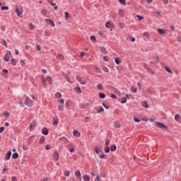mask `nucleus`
<instances>
[{"label": "nucleus", "instance_id": "1", "mask_svg": "<svg viewBox=\"0 0 181 181\" xmlns=\"http://www.w3.org/2000/svg\"><path fill=\"white\" fill-rule=\"evenodd\" d=\"M76 80L82 86H86V84H87V79L85 77H81V76H76Z\"/></svg>", "mask_w": 181, "mask_h": 181}, {"label": "nucleus", "instance_id": "2", "mask_svg": "<svg viewBox=\"0 0 181 181\" xmlns=\"http://www.w3.org/2000/svg\"><path fill=\"white\" fill-rule=\"evenodd\" d=\"M11 57H12V52H11V51H8L4 55V59L5 62H9V59H11Z\"/></svg>", "mask_w": 181, "mask_h": 181}, {"label": "nucleus", "instance_id": "3", "mask_svg": "<svg viewBox=\"0 0 181 181\" xmlns=\"http://www.w3.org/2000/svg\"><path fill=\"white\" fill-rule=\"evenodd\" d=\"M159 128H160L162 131H169V128H168V126L162 122H159Z\"/></svg>", "mask_w": 181, "mask_h": 181}, {"label": "nucleus", "instance_id": "4", "mask_svg": "<svg viewBox=\"0 0 181 181\" xmlns=\"http://www.w3.org/2000/svg\"><path fill=\"white\" fill-rule=\"evenodd\" d=\"M24 104L25 105H28V107H32V100H30L29 97H25Z\"/></svg>", "mask_w": 181, "mask_h": 181}, {"label": "nucleus", "instance_id": "5", "mask_svg": "<svg viewBox=\"0 0 181 181\" xmlns=\"http://www.w3.org/2000/svg\"><path fill=\"white\" fill-rule=\"evenodd\" d=\"M16 13H17L18 16H21L22 13H23V9L22 8H16Z\"/></svg>", "mask_w": 181, "mask_h": 181}, {"label": "nucleus", "instance_id": "6", "mask_svg": "<svg viewBox=\"0 0 181 181\" xmlns=\"http://www.w3.org/2000/svg\"><path fill=\"white\" fill-rule=\"evenodd\" d=\"M11 155L12 152L11 151H8L5 156L4 160H9V159H11Z\"/></svg>", "mask_w": 181, "mask_h": 181}, {"label": "nucleus", "instance_id": "7", "mask_svg": "<svg viewBox=\"0 0 181 181\" xmlns=\"http://www.w3.org/2000/svg\"><path fill=\"white\" fill-rule=\"evenodd\" d=\"M45 22L49 23V25H51L52 28H54V26H56V25L54 24V21H53V20L52 19L46 18Z\"/></svg>", "mask_w": 181, "mask_h": 181}, {"label": "nucleus", "instance_id": "8", "mask_svg": "<svg viewBox=\"0 0 181 181\" xmlns=\"http://www.w3.org/2000/svg\"><path fill=\"white\" fill-rule=\"evenodd\" d=\"M59 158H60V155L57 151H55L53 156L54 160H59Z\"/></svg>", "mask_w": 181, "mask_h": 181}, {"label": "nucleus", "instance_id": "9", "mask_svg": "<svg viewBox=\"0 0 181 181\" xmlns=\"http://www.w3.org/2000/svg\"><path fill=\"white\" fill-rule=\"evenodd\" d=\"M73 135H74V136H76L77 138H80V136H81V134H80V132H78L77 130H74L73 132Z\"/></svg>", "mask_w": 181, "mask_h": 181}, {"label": "nucleus", "instance_id": "10", "mask_svg": "<svg viewBox=\"0 0 181 181\" xmlns=\"http://www.w3.org/2000/svg\"><path fill=\"white\" fill-rule=\"evenodd\" d=\"M75 176L77 177V179H81V173L80 170L75 171Z\"/></svg>", "mask_w": 181, "mask_h": 181}, {"label": "nucleus", "instance_id": "11", "mask_svg": "<svg viewBox=\"0 0 181 181\" xmlns=\"http://www.w3.org/2000/svg\"><path fill=\"white\" fill-rule=\"evenodd\" d=\"M59 141H64V144H69V139L65 136H62L59 139Z\"/></svg>", "mask_w": 181, "mask_h": 181}, {"label": "nucleus", "instance_id": "12", "mask_svg": "<svg viewBox=\"0 0 181 181\" xmlns=\"http://www.w3.org/2000/svg\"><path fill=\"white\" fill-rule=\"evenodd\" d=\"M74 90L76 91V93H77L78 94H81V88H80V86H76L74 88Z\"/></svg>", "mask_w": 181, "mask_h": 181}, {"label": "nucleus", "instance_id": "13", "mask_svg": "<svg viewBox=\"0 0 181 181\" xmlns=\"http://www.w3.org/2000/svg\"><path fill=\"white\" fill-rule=\"evenodd\" d=\"M167 30L159 28V35H165Z\"/></svg>", "mask_w": 181, "mask_h": 181}, {"label": "nucleus", "instance_id": "14", "mask_svg": "<svg viewBox=\"0 0 181 181\" xmlns=\"http://www.w3.org/2000/svg\"><path fill=\"white\" fill-rule=\"evenodd\" d=\"M111 152H115L117 151V146L115 144H113L110 147Z\"/></svg>", "mask_w": 181, "mask_h": 181}, {"label": "nucleus", "instance_id": "15", "mask_svg": "<svg viewBox=\"0 0 181 181\" xmlns=\"http://www.w3.org/2000/svg\"><path fill=\"white\" fill-rule=\"evenodd\" d=\"M119 15L122 18H124V16H125V13H124V10L119 9Z\"/></svg>", "mask_w": 181, "mask_h": 181}, {"label": "nucleus", "instance_id": "16", "mask_svg": "<svg viewBox=\"0 0 181 181\" xmlns=\"http://www.w3.org/2000/svg\"><path fill=\"white\" fill-rule=\"evenodd\" d=\"M57 59H58L59 60L63 61L64 60V57L63 56V54H57Z\"/></svg>", "mask_w": 181, "mask_h": 181}, {"label": "nucleus", "instance_id": "17", "mask_svg": "<svg viewBox=\"0 0 181 181\" xmlns=\"http://www.w3.org/2000/svg\"><path fill=\"white\" fill-rule=\"evenodd\" d=\"M164 69L170 74H172L173 73L172 70H170V68H169V66H164Z\"/></svg>", "mask_w": 181, "mask_h": 181}, {"label": "nucleus", "instance_id": "18", "mask_svg": "<svg viewBox=\"0 0 181 181\" xmlns=\"http://www.w3.org/2000/svg\"><path fill=\"white\" fill-rule=\"evenodd\" d=\"M144 68L146 69L147 71L150 73V74H153V71H152L151 69L148 68V65H144Z\"/></svg>", "mask_w": 181, "mask_h": 181}, {"label": "nucleus", "instance_id": "19", "mask_svg": "<svg viewBox=\"0 0 181 181\" xmlns=\"http://www.w3.org/2000/svg\"><path fill=\"white\" fill-rule=\"evenodd\" d=\"M42 80V86H44V87H47V83H46V79H45L43 77L41 78Z\"/></svg>", "mask_w": 181, "mask_h": 181}, {"label": "nucleus", "instance_id": "20", "mask_svg": "<svg viewBox=\"0 0 181 181\" xmlns=\"http://www.w3.org/2000/svg\"><path fill=\"white\" fill-rule=\"evenodd\" d=\"M42 134L43 135H49V130H47V129H44L42 131Z\"/></svg>", "mask_w": 181, "mask_h": 181}, {"label": "nucleus", "instance_id": "21", "mask_svg": "<svg viewBox=\"0 0 181 181\" xmlns=\"http://www.w3.org/2000/svg\"><path fill=\"white\" fill-rule=\"evenodd\" d=\"M113 126L115 127V128H121V124H119V123L115 122L113 123Z\"/></svg>", "mask_w": 181, "mask_h": 181}, {"label": "nucleus", "instance_id": "22", "mask_svg": "<svg viewBox=\"0 0 181 181\" xmlns=\"http://www.w3.org/2000/svg\"><path fill=\"white\" fill-rule=\"evenodd\" d=\"M47 81H48V83H49V84H53V79H52V77H50V76L47 77Z\"/></svg>", "mask_w": 181, "mask_h": 181}, {"label": "nucleus", "instance_id": "23", "mask_svg": "<svg viewBox=\"0 0 181 181\" xmlns=\"http://www.w3.org/2000/svg\"><path fill=\"white\" fill-rule=\"evenodd\" d=\"M115 62L116 64H119V63H121V59H119V57H115Z\"/></svg>", "mask_w": 181, "mask_h": 181}, {"label": "nucleus", "instance_id": "24", "mask_svg": "<svg viewBox=\"0 0 181 181\" xmlns=\"http://www.w3.org/2000/svg\"><path fill=\"white\" fill-rule=\"evenodd\" d=\"M131 91H132V93H136V91H138V89L135 86H132Z\"/></svg>", "mask_w": 181, "mask_h": 181}, {"label": "nucleus", "instance_id": "25", "mask_svg": "<svg viewBox=\"0 0 181 181\" xmlns=\"http://www.w3.org/2000/svg\"><path fill=\"white\" fill-rule=\"evenodd\" d=\"M35 127H36V123L33 122L30 124V129H34Z\"/></svg>", "mask_w": 181, "mask_h": 181}, {"label": "nucleus", "instance_id": "26", "mask_svg": "<svg viewBox=\"0 0 181 181\" xmlns=\"http://www.w3.org/2000/svg\"><path fill=\"white\" fill-rule=\"evenodd\" d=\"M41 13L42 15H43L44 16H46L47 13V10L46 9H42L41 10Z\"/></svg>", "mask_w": 181, "mask_h": 181}, {"label": "nucleus", "instance_id": "27", "mask_svg": "<svg viewBox=\"0 0 181 181\" xmlns=\"http://www.w3.org/2000/svg\"><path fill=\"white\" fill-rule=\"evenodd\" d=\"M70 100H66V107L68 108V110H70Z\"/></svg>", "mask_w": 181, "mask_h": 181}, {"label": "nucleus", "instance_id": "28", "mask_svg": "<svg viewBox=\"0 0 181 181\" xmlns=\"http://www.w3.org/2000/svg\"><path fill=\"white\" fill-rule=\"evenodd\" d=\"M179 118H180V115L176 114L175 115V121H177V122H179Z\"/></svg>", "mask_w": 181, "mask_h": 181}, {"label": "nucleus", "instance_id": "29", "mask_svg": "<svg viewBox=\"0 0 181 181\" xmlns=\"http://www.w3.org/2000/svg\"><path fill=\"white\" fill-rule=\"evenodd\" d=\"M11 64L13 66H16V59H11Z\"/></svg>", "mask_w": 181, "mask_h": 181}, {"label": "nucleus", "instance_id": "30", "mask_svg": "<svg viewBox=\"0 0 181 181\" xmlns=\"http://www.w3.org/2000/svg\"><path fill=\"white\" fill-rule=\"evenodd\" d=\"M110 146H106V147H105V153H110Z\"/></svg>", "mask_w": 181, "mask_h": 181}, {"label": "nucleus", "instance_id": "31", "mask_svg": "<svg viewBox=\"0 0 181 181\" xmlns=\"http://www.w3.org/2000/svg\"><path fill=\"white\" fill-rule=\"evenodd\" d=\"M119 4H121V5H124L125 6V5H127V1L125 0H118Z\"/></svg>", "mask_w": 181, "mask_h": 181}, {"label": "nucleus", "instance_id": "32", "mask_svg": "<svg viewBox=\"0 0 181 181\" xmlns=\"http://www.w3.org/2000/svg\"><path fill=\"white\" fill-rule=\"evenodd\" d=\"M101 112H104V108H103V107H100V108L97 110L98 114H101Z\"/></svg>", "mask_w": 181, "mask_h": 181}, {"label": "nucleus", "instance_id": "33", "mask_svg": "<svg viewBox=\"0 0 181 181\" xmlns=\"http://www.w3.org/2000/svg\"><path fill=\"white\" fill-rule=\"evenodd\" d=\"M18 156H19V154H18V153H14L12 155L13 159H16V158H18Z\"/></svg>", "mask_w": 181, "mask_h": 181}, {"label": "nucleus", "instance_id": "34", "mask_svg": "<svg viewBox=\"0 0 181 181\" xmlns=\"http://www.w3.org/2000/svg\"><path fill=\"white\" fill-rule=\"evenodd\" d=\"M45 136H41L40 139V144H45Z\"/></svg>", "mask_w": 181, "mask_h": 181}, {"label": "nucleus", "instance_id": "35", "mask_svg": "<svg viewBox=\"0 0 181 181\" xmlns=\"http://www.w3.org/2000/svg\"><path fill=\"white\" fill-rule=\"evenodd\" d=\"M105 28H111V23H110V21L106 22Z\"/></svg>", "mask_w": 181, "mask_h": 181}, {"label": "nucleus", "instance_id": "36", "mask_svg": "<svg viewBox=\"0 0 181 181\" xmlns=\"http://www.w3.org/2000/svg\"><path fill=\"white\" fill-rule=\"evenodd\" d=\"M4 115H5V117H6L7 118L11 117V114L7 111L4 112Z\"/></svg>", "mask_w": 181, "mask_h": 181}, {"label": "nucleus", "instance_id": "37", "mask_svg": "<svg viewBox=\"0 0 181 181\" xmlns=\"http://www.w3.org/2000/svg\"><path fill=\"white\" fill-rule=\"evenodd\" d=\"M55 97H57V98H62V93H57L55 94Z\"/></svg>", "mask_w": 181, "mask_h": 181}, {"label": "nucleus", "instance_id": "38", "mask_svg": "<svg viewBox=\"0 0 181 181\" xmlns=\"http://www.w3.org/2000/svg\"><path fill=\"white\" fill-rule=\"evenodd\" d=\"M83 180H85V181H90V177L88 175H85L83 177Z\"/></svg>", "mask_w": 181, "mask_h": 181}, {"label": "nucleus", "instance_id": "39", "mask_svg": "<svg viewBox=\"0 0 181 181\" xmlns=\"http://www.w3.org/2000/svg\"><path fill=\"white\" fill-rule=\"evenodd\" d=\"M127 103V98H122V101L120 102L121 104H125Z\"/></svg>", "mask_w": 181, "mask_h": 181}, {"label": "nucleus", "instance_id": "40", "mask_svg": "<svg viewBox=\"0 0 181 181\" xmlns=\"http://www.w3.org/2000/svg\"><path fill=\"white\" fill-rule=\"evenodd\" d=\"M64 176H66V177L70 176V171L69 170L64 171Z\"/></svg>", "mask_w": 181, "mask_h": 181}, {"label": "nucleus", "instance_id": "41", "mask_svg": "<svg viewBox=\"0 0 181 181\" xmlns=\"http://www.w3.org/2000/svg\"><path fill=\"white\" fill-rule=\"evenodd\" d=\"M95 153H99L101 152V149L98 148V147H95Z\"/></svg>", "mask_w": 181, "mask_h": 181}, {"label": "nucleus", "instance_id": "42", "mask_svg": "<svg viewBox=\"0 0 181 181\" xmlns=\"http://www.w3.org/2000/svg\"><path fill=\"white\" fill-rule=\"evenodd\" d=\"M142 106L144 107V108H148V103L146 102H143L142 103Z\"/></svg>", "mask_w": 181, "mask_h": 181}, {"label": "nucleus", "instance_id": "43", "mask_svg": "<svg viewBox=\"0 0 181 181\" xmlns=\"http://www.w3.org/2000/svg\"><path fill=\"white\" fill-rule=\"evenodd\" d=\"M98 90H103V85L101 83H99L97 85Z\"/></svg>", "mask_w": 181, "mask_h": 181}, {"label": "nucleus", "instance_id": "44", "mask_svg": "<svg viewBox=\"0 0 181 181\" xmlns=\"http://www.w3.org/2000/svg\"><path fill=\"white\" fill-rule=\"evenodd\" d=\"M69 18H70V16L69 15V12L66 11L65 12V19H66V21H67V19H69Z\"/></svg>", "mask_w": 181, "mask_h": 181}, {"label": "nucleus", "instance_id": "45", "mask_svg": "<svg viewBox=\"0 0 181 181\" xmlns=\"http://www.w3.org/2000/svg\"><path fill=\"white\" fill-rule=\"evenodd\" d=\"M100 98H105V95L103 93H99Z\"/></svg>", "mask_w": 181, "mask_h": 181}, {"label": "nucleus", "instance_id": "46", "mask_svg": "<svg viewBox=\"0 0 181 181\" xmlns=\"http://www.w3.org/2000/svg\"><path fill=\"white\" fill-rule=\"evenodd\" d=\"M103 71H105V73H110V69H108L107 67H104L103 69Z\"/></svg>", "mask_w": 181, "mask_h": 181}, {"label": "nucleus", "instance_id": "47", "mask_svg": "<svg viewBox=\"0 0 181 181\" xmlns=\"http://www.w3.org/2000/svg\"><path fill=\"white\" fill-rule=\"evenodd\" d=\"M33 29H35V25H33V24H30L29 30H33Z\"/></svg>", "mask_w": 181, "mask_h": 181}, {"label": "nucleus", "instance_id": "48", "mask_svg": "<svg viewBox=\"0 0 181 181\" xmlns=\"http://www.w3.org/2000/svg\"><path fill=\"white\" fill-rule=\"evenodd\" d=\"M143 36H144L145 37H149V33L148 32L144 33Z\"/></svg>", "mask_w": 181, "mask_h": 181}, {"label": "nucleus", "instance_id": "49", "mask_svg": "<svg viewBox=\"0 0 181 181\" xmlns=\"http://www.w3.org/2000/svg\"><path fill=\"white\" fill-rule=\"evenodd\" d=\"M90 40L92 42H95V40H96L95 36H94V35L90 36Z\"/></svg>", "mask_w": 181, "mask_h": 181}, {"label": "nucleus", "instance_id": "50", "mask_svg": "<svg viewBox=\"0 0 181 181\" xmlns=\"http://www.w3.org/2000/svg\"><path fill=\"white\" fill-rule=\"evenodd\" d=\"M101 177H103V179H105L107 175L105 173H100Z\"/></svg>", "mask_w": 181, "mask_h": 181}, {"label": "nucleus", "instance_id": "51", "mask_svg": "<svg viewBox=\"0 0 181 181\" xmlns=\"http://www.w3.org/2000/svg\"><path fill=\"white\" fill-rule=\"evenodd\" d=\"M95 181H101V177H100V175H98L96 176Z\"/></svg>", "mask_w": 181, "mask_h": 181}, {"label": "nucleus", "instance_id": "52", "mask_svg": "<svg viewBox=\"0 0 181 181\" xmlns=\"http://www.w3.org/2000/svg\"><path fill=\"white\" fill-rule=\"evenodd\" d=\"M8 170H9V168H8V166H5L4 168H3V172H8Z\"/></svg>", "mask_w": 181, "mask_h": 181}, {"label": "nucleus", "instance_id": "53", "mask_svg": "<svg viewBox=\"0 0 181 181\" xmlns=\"http://www.w3.org/2000/svg\"><path fill=\"white\" fill-rule=\"evenodd\" d=\"M9 8L8 6H2L1 7V11H8Z\"/></svg>", "mask_w": 181, "mask_h": 181}, {"label": "nucleus", "instance_id": "54", "mask_svg": "<svg viewBox=\"0 0 181 181\" xmlns=\"http://www.w3.org/2000/svg\"><path fill=\"white\" fill-rule=\"evenodd\" d=\"M58 111H63V106L62 105H58Z\"/></svg>", "mask_w": 181, "mask_h": 181}, {"label": "nucleus", "instance_id": "55", "mask_svg": "<svg viewBox=\"0 0 181 181\" xmlns=\"http://www.w3.org/2000/svg\"><path fill=\"white\" fill-rule=\"evenodd\" d=\"M58 102H59L60 104L64 105V99H59V100H58Z\"/></svg>", "mask_w": 181, "mask_h": 181}, {"label": "nucleus", "instance_id": "56", "mask_svg": "<svg viewBox=\"0 0 181 181\" xmlns=\"http://www.w3.org/2000/svg\"><path fill=\"white\" fill-rule=\"evenodd\" d=\"M136 18H138L139 21H142V19H144V16H141L139 15H137Z\"/></svg>", "mask_w": 181, "mask_h": 181}, {"label": "nucleus", "instance_id": "57", "mask_svg": "<svg viewBox=\"0 0 181 181\" xmlns=\"http://www.w3.org/2000/svg\"><path fill=\"white\" fill-rule=\"evenodd\" d=\"M109 144H110V140H108V139H106L105 146H108Z\"/></svg>", "mask_w": 181, "mask_h": 181}, {"label": "nucleus", "instance_id": "58", "mask_svg": "<svg viewBox=\"0 0 181 181\" xmlns=\"http://www.w3.org/2000/svg\"><path fill=\"white\" fill-rule=\"evenodd\" d=\"M134 121L135 122H141V119H138V118H136V117H134Z\"/></svg>", "mask_w": 181, "mask_h": 181}, {"label": "nucleus", "instance_id": "59", "mask_svg": "<svg viewBox=\"0 0 181 181\" xmlns=\"http://www.w3.org/2000/svg\"><path fill=\"white\" fill-rule=\"evenodd\" d=\"M3 45H4V46H5L6 47H8V44L6 43V40H3Z\"/></svg>", "mask_w": 181, "mask_h": 181}, {"label": "nucleus", "instance_id": "60", "mask_svg": "<svg viewBox=\"0 0 181 181\" xmlns=\"http://www.w3.org/2000/svg\"><path fill=\"white\" fill-rule=\"evenodd\" d=\"M4 131H5V127H0V134H2Z\"/></svg>", "mask_w": 181, "mask_h": 181}, {"label": "nucleus", "instance_id": "61", "mask_svg": "<svg viewBox=\"0 0 181 181\" xmlns=\"http://www.w3.org/2000/svg\"><path fill=\"white\" fill-rule=\"evenodd\" d=\"M119 26L120 29H124V24L123 23H119Z\"/></svg>", "mask_w": 181, "mask_h": 181}, {"label": "nucleus", "instance_id": "62", "mask_svg": "<svg viewBox=\"0 0 181 181\" xmlns=\"http://www.w3.org/2000/svg\"><path fill=\"white\" fill-rule=\"evenodd\" d=\"M103 60H105V62H108V57L104 56L103 57Z\"/></svg>", "mask_w": 181, "mask_h": 181}, {"label": "nucleus", "instance_id": "63", "mask_svg": "<svg viewBox=\"0 0 181 181\" xmlns=\"http://www.w3.org/2000/svg\"><path fill=\"white\" fill-rule=\"evenodd\" d=\"M58 124H59V121H57V120H55L53 122V125H54V126L57 125Z\"/></svg>", "mask_w": 181, "mask_h": 181}, {"label": "nucleus", "instance_id": "64", "mask_svg": "<svg viewBox=\"0 0 181 181\" xmlns=\"http://www.w3.org/2000/svg\"><path fill=\"white\" fill-rule=\"evenodd\" d=\"M36 47H37V50H40L41 47L40 45H39L38 44L36 45Z\"/></svg>", "mask_w": 181, "mask_h": 181}]
</instances>
